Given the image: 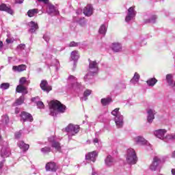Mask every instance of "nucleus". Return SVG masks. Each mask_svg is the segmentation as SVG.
I'll return each instance as SVG.
<instances>
[{"instance_id": "1", "label": "nucleus", "mask_w": 175, "mask_h": 175, "mask_svg": "<svg viewBox=\"0 0 175 175\" xmlns=\"http://www.w3.org/2000/svg\"><path fill=\"white\" fill-rule=\"evenodd\" d=\"M50 116L57 117L58 113H65L66 107L58 100H52L49 103Z\"/></svg>"}, {"instance_id": "2", "label": "nucleus", "mask_w": 175, "mask_h": 175, "mask_svg": "<svg viewBox=\"0 0 175 175\" xmlns=\"http://www.w3.org/2000/svg\"><path fill=\"white\" fill-rule=\"evenodd\" d=\"M88 62V72L84 77L85 81H88L90 79H92V77H94V76H95V75H96L99 70V68L98 67V62H96V61H92L89 59Z\"/></svg>"}, {"instance_id": "3", "label": "nucleus", "mask_w": 175, "mask_h": 175, "mask_svg": "<svg viewBox=\"0 0 175 175\" xmlns=\"http://www.w3.org/2000/svg\"><path fill=\"white\" fill-rule=\"evenodd\" d=\"M68 88L69 90H72L73 91H76V92L83 91V86L81 85V83L77 82V78L75 76H69L68 78Z\"/></svg>"}, {"instance_id": "4", "label": "nucleus", "mask_w": 175, "mask_h": 175, "mask_svg": "<svg viewBox=\"0 0 175 175\" xmlns=\"http://www.w3.org/2000/svg\"><path fill=\"white\" fill-rule=\"evenodd\" d=\"M111 114L115 116V123L117 128H122L124 126V116L120 113V108L113 109Z\"/></svg>"}, {"instance_id": "5", "label": "nucleus", "mask_w": 175, "mask_h": 175, "mask_svg": "<svg viewBox=\"0 0 175 175\" xmlns=\"http://www.w3.org/2000/svg\"><path fill=\"white\" fill-rule=\"evenodd\" d=\"M68 135V139L70 140L72 136H76L80 132V126L77 124H69L65 129Z\"/></svg>"}, {"instance_id": "6", "label": "nucleus", "mask_w": 175, "mask_h": 175, "mask_svg": "<svg viewBox=\"0 0 175 175\" xmlns=\"http://www.w3.org/2000/svg\"><path fill=\"white\" fill-rule=\"evenodd\" d=\"M126 162L129 165H135L137 162V157L136 156V152L132 148H129L126 151V154L125 155Z\"/></svg>"}, {"instance_id": "7", "label": "nucleus", "mask_w": 175, "mask_h": 175, "mask_svg": "<svg viewBox=\"0 0 175 175\" xmlns=\"http://www.w3.org/2000/svg\"><path fill=\"white\" fill-rule=\"evenodd\" d=\"M48 140L49 143H51V147L53 148H55L56 151L61 152L62 146H61V144L58 141H57V137L51 136L48 139Z\"/></svg>"}, {"instance_id": "8", "label": "nucleus", "mask_w": 175, "mask_h": 175, "mask_svg": "<svg viewBox=\"0 0 175 175\" xmlns=\"http://www.w3.org/2000/svg\"><path fill=\"white\" fill-rule=\"evenodd\" d=\"M135 17H136L135 7H130L128 9L127 14L125 18L126 23H131L132 20H134Z\"/></svg>"}, {"instance_id": "9", "label": "nucleus", "mask_w": 175, "mask_h": 175, "mask_svg": "<svg viewBox=\"0 0 175 175\" xmlns=\"http://www.w3.org/2000/svg\"><path fill=\"white\" fill-rule=\"evenodd\" d=\"M46 12L51 16H58L59 14V11L53 4H48Z\"/></svg>"}, {"instance_id": "10", "label": "nucleus", "mask_w": 175, "mask_h": 175, "mask_svg": "<svg viewBox=\"0 0 175 175\" xmlns=\"http://www.w3.org/2000/svg\"><path fill=\"white\" fill-rule=\"evenodd\" d=\"M21 121H23V122H26V121H28L29 122H32V121H33V117H32V115L28 112H21Z\"/></svg>"}, {"instance_id": "11", "label": "nucleus", "mask_w": 175, "mask_h": 175, "mask_svg": "<svg viewBox=\"0 0 175 175\" xmlns=\"http://www.w3.org/2000/svg\"><path fill=\"white\" fill-rule=\"evenodd\" d=\"M134 142L140 146H148L149 147H151V144L148 143V141L146 140V139L142 136L135 137Z\"/></svg>"}, {"instance_id": "12", "label": "nucleus", "mask_w": 175, "mask_h": 175, "mask_svg": "<svg viewBox=\"0 0 175 175\" xmlns=\"http://www.w3.org/2000/svg\"><path fill=\"white\" fill-rule=\"evenodd\" d=\"M0 146L2 147L1 150V157L2 158H8V157L10 155V150L8 148L9 144H7V146H5V144H3V145Z\"/></svg>"}, {"instance_id": "13", "label": "nucleus", "mask_w": 175, "mask_h": 175, "mask_svg": "<svg viewBox=\"0 0 175 175\" xmlns=\"http://www.w3.org/2000/svg\"><path fill=\"white\" fill-rule=\"evenodd\" d=\"M159 163H161V159L157 156L154 157L153 159V161L150 166V170H152V172H155V170L158 169Z\"/></svg>"}, {"instance_id": "14", "label": "nucleus", "mask_w": 175, "mask_h": 175, "mask_svg": "<svg viewBox=\"0 0 175 175\" xmlns=\"http://www.w3.org/2000/svg\"><path fill=\"white\" fill-rule=\"evenodd\" d=\"M40 85L42 91H44V92H47V94H49V91H51V90H53V88H51V86L49 85V83L46 80H42Z\"/></svg>"}, {"instance_id": "15", "label": "nucleus", "mask_w": 175, "mask_h": 175, "mask_svg": "<svg viewBox=\"0 0 175 175\" xmlns=\"http://www.w3.org/2000/svg\"><path fill=\"white\" fill-rule=\"evenodd\" d=\"M167 132L165 129H159L154 131V135L158 139H161V140H163L165 142V134Z\"/></svg>"}, {"instance_id": "16", "label": "nucleus", "mask_w": 175, "mask_h": 175, "mask_svg": "<svg viewBox=\"0 0 175 175\" xmlns=\"http://www.w3.org/2000/svg\"><path fill=\"white\" fill-rule=\"evenodd\" d=\"M96 157H98V152L93 151L88 153L85 155L86 161H91L92 162H95L96 161Z\"/></svg>"}, {"instance_id": "17", "label": "nucleus", "mask_w": 175, "mask_h": 175, "mask_svg": "<svg viewBox=\"0 0 175 175\" xmlns=\"http://www.w3.org/2000/svg\"><path fill=\"white\" fill-rule=\"evenodd\" d=\"M157 18V15H149V16H145L144 23L145 24H155Z\"/></svg>"}, {"instance_id": "18", "label": "nucleus", "mask_w": 175, "mask_h": 175, "mask_svg": "<svg viewBox=\"0 0 175 175\" xmlns=\"http://www.w3.org/2000/svg\"><path fill=\"white\" fill-rule=\"evenodd\" d=\"M148 116H147V120L149 124H151L152 121H154V119L155 118V114H157V111H155L154 109H149L147 111Z\"/></svg>"}, {"instance_id": "19", "label": "nucleus", "mask_w": 175, "mask_h": 175, "mask_svg": "<svg viewBox=\"0 0 175 175\" xmlns=\"http://www.w3.org/2000/svg\"><path fill=\"white\" fill-rule=\"evenodd\" d=\"M45 169L46 172H57L58 167H57V164H55V163L49 162L46 164Z\"/></svg>"}, {"instance_id": "20", "label": "nucleus", "mask_w": 175, "mask_h": 175, "mask_svg": "<svg viewBox=\"0 0 175 175\" xmlns=\"http://www.w3.org/2000/svg\"><path fill=\"white\" fill-rule=\"evenodd\" d=\"M94 13V8H92V5L91 4H88L86 7L83 9V14L85 16H87L88 17H90L92 16Z\"/></svg>"}, {"instance_id": "21", "label": "nucleus", "mask_w": 175, "mask_h": 175, "mask_svg": "<svg viewBox=\"0 0 175 175\" xmlns=\"http://www.w3.org/2000/svg\"><path fill=\"white\" fill-rule=\"evenodd\" d=\"M29 32L31 33H35L38 29H39V26L38 25V23L31 21L29 23Z\"/></svg>"}, {"instance_id": "22", "label": "nucleus", "mask_w": 175, "mask_h": 175, "mask_svg": "<svg viewBox=\"0 0 175 175\" xmlns=\"http://www.w3.org/2000/svg\"><path fill=\"white\" fill-rule=\"evenodd\" d=\"M111 49L115 53L122 51V45L120 42H114L111 45Z\"/></svg>"}, {"instance_id": "23", "label": "nucleus", "mask_w": 175, "mask_h": 175, "mask_svg": "<svg viewBox=\"0 0 175 175\" xmlns=\"http://www.w3.org/2000/svg\"><path fill=\"white\" fill-rule=\"evenodd\" d=\"M0 11L6 12V13H8L9 14H13L14 13L13 10L10 7H8L5 3H1L0 5Z\"/></svg>"}, {"instance_id": "24", "label": "nucleus", "mask_w": 175, "mask_h": 175, "mask_svg": "<svg viewBox=\"0 0 175 175\" xmlns=\"http://www.w3.org/2000/svg\"><path fill=\"white\" fill-rule=\"evenodd\" d=\"M16 91L19 94H23V95H27V94H28V90H27V87L23 85H18L16 87Z\"/></svg>"}, {"instance_id": "25", "label": "nucleus", "mask_w": 175, "mask_h": 175, "mask_svg": "<svg viewBox=\"0 0 175 175\" xmlns=\"http://www.w3.org/2000/svg\"><path fill=\"white\" fill-rule=\"evenodd\" d=\"M105 163L108 167L113 166L114 165V158L111 155H108L105 159Z\"/></svg>"}, {"instance_id": "26", "label": "nucleus", "mask_w": 175, "mask_h": 175, "mask_svg": "<svg viewBox=\"0 0 175 175\" xmlns=\"http://www.w3.org/2000/svg\"><path fill=\"white\" fill-rule=\"evenodd\" d=\"M71 59L72 61L75 62L74 63V68H76V61L80 58V55L79 54V51H73L71 52L70 55Z\"/></svg>"}, {"instance_id": "27", "label": "nucleus", "mask_w": 175, "mask_h": 175, "mask_svg": "<svg viewBox=\"0 0 175 175\" xmlns=\"http://www.w3.org/2000/svg\"><path fill=\"white\" fill-rule=\"evenodd\" d=\"M10 122L9 116L8 115H3L0 120V125L1 126H6Z\"/></svg>"}, {"instance_id": "28", "label": "nucleus", "mask_w": 175, "mask_h": 175, "mask_svg": "<svg viewBox=\"0 0 175 175\" xmlns=\"http://www.w3.org/2000/svg\"><path fill=\"white\" fill-rule=\"evenodd\" d=\"M27 70V66L25 64H21L19 66H14L12 67V70L14 72H24V70Z\"/></svg>"}, {"instance_id": "29", "label": "nucleus", "mask_w": 175, "mask_h": 175, "mask_svg": "<svg viewBox=\"0 0 175 175\" xmlns=\"http://www.w3.org/2000/svg\"><path fill=\"white\" fill-rule=\"evenodd\" d=\"M17 144L19 148L23 150V151H27V150L29 148V145L24 143L23 141H19Z\"/></svg>"}, {"instance_id": "30", "label": "nucleus", "mask_w": 175, "mask_h": 175, "mask_svg": "<svg viewBox=\"0 0 175 175\" xmlns=\"http://www.w3.org/2000/svg\"><path fill=\"white\" fill-rule=\"evenodd\" d=\"M139 80H140V75L137 72H135L133 79H131L130 83L135 85V84H137V83H139Z\"/></svg>"}, {"instance_id": "31", "label": "nucleus", "mask_w": 175, "mask_h": 175, "mask_svg": "<svg viewBox=\"0 0 175 175\" xmlns=\"http://www.w3.org/2000/svg\"><path fill=\"white\" fill-rule=\"evenodd\" d=\"M42 55L45 59H51L53 58V55H51V52L49 50L44 51Z\"/></svg>"}, {"instance_id": "32", "label": "nucleus", "mask_w": 175, "mask_h": 175, "mask_svg": "<svg viewBox=\"0 0 175 175\" xmlns=\"http://www.w3.org/2000/svg\"><path fill=\"white\" fill-rule=\"evenodd\" d=\"M112 102L113 100L110 97L101 99V103L103 106H107V105H110V103H111Z\"/></svg>"}, {"instance_id": "33", "label": "nucleus", "mask_w": 175, "mask_h": 175, "mask_svg": "<svg viewBox=\"0 0 175 175\" xmlns=\"http://www.w3.org/2000/svg\"><path fill=\"white\" fill-rule=\"evenodd\" d=\"M39 13V10L38 9H31L28 10L27 12V16L28 17H33L36 16Z\"/></svg>"}, {"instance_id": "34", "label": "nucleus", "mask_w": 175, "mask_h": 175, "mask_svg": "<svg viewBox=\"0 0 175 175\" xmlns=\"http://www.w3.org/2000/svg\"><path fill=\"white\" fill-rule=\"evenodd\" d=\"M172 140H175V133L168 134L164 138V142L165 143H169V142H172Z\"/></svg>"}, {"instance_id": "35", "label": "nucleus", "mask_w": 175, "mask_h": 175, "mask_svg": "<svg viewBox=\"0 0 175 175\" xmlns=\"http://www.w3.org/2000/svg\"><path fill=\"white\" fill-rule=\"evenodd\" d=\"M146 83L149 87H154V85L158 83V80L155 78H150L146 81Z\"/></svg>"}, {"instance_id": "36", "label": "nucleus", "mask_w": 175, "mask_h": 175, "mask_svg": "<svg viewBox=\"0 0 175 175\" xmlns=\"http://www.w3.org/2000/svg\"><path fill=\"white\" fill-rule=\"evenodd\" d=\"M98 32L100 35H103V36H105L106 35V32H107L106 25H102L99 28Z\"/></svg>"}, {"instance_id": "37", "label": "nucleus", "mask_w": 175, "mask_h": 175, "mask_svg": "<svg viewBox=\"0 0 175 175\" xmlns=\"http://www.w3.org/2000/svg\"><path fill=\"white\" fill-rule=\"evenodd\" d=\"M31 81L27 80L26 77H21L19 80V84L21 85H29Z\"/></svg>"}, {"instance_id": "38", "label": "nucleus", "mask_w": 175, "mask_h": 175, "mask_svg": "<svg viewBox=\"0 0 175 175\" xmlns=\"http://www.w3.org/2000/svg\"><path fill=\"white\" fill-rule=\"evenodd\" d=\"M166 81L168 85H170V87L173 85V76L171 74H168L166 75Z\"/></svg>"}, {"instance_id": "39", "label": "nucleus", "mask_w": 175, "mask_h": 175, "mask_svg": "<svg viewBox=\"0 0 175 175\" xmlns=\"http://www.w3.org/2000/svg\"><path fill=\"white\" fill-rule=\"evenodd\" d=\"M50 66H53V68L55 70H58V66H59V62L57 59H54L52 61V63L51 64Z\"/></svg>"}, {"instance_id": "40", "label": "nucleus", "mask_w": 175, "mask_h": 175, "mask_svg": "<svg viewBox=\"0 0 175 175\" xmlns=\"http://www.w3.org/2000/svg\"><path fill=\"white\" fill-rule=\"evenodd\" d=\"M91 90H86L83 93V96L81 98V100H87L88 99L87 97L91 95Z\"/></svg>"}, {"instance_id": "41", "label": "nucleus", "mask_w": 175, "mask_h": 175, "mask_svg": "<svg viewBox=\"0 0 175 175\" xmlns=\"http://www.w3.org/2000/svg\"><path fill=\"white\" fill-rule=\"evenodd\" d=\"M41 152H42V154H49V152H51V148L45 146L41 148Z\"/></svg>"}, {"instance_id": "42", "label": "nucleus", "mask_w": 175, "mask_h": 175, "mask_svg": "<svg viewBox=\"0 0 175 175\" xmlns=\"http://www.w3.org/2000/svg\"><path fill=\"white\" fill-rule=\"evenodd\" d=\"M9 87H10V83H3L0 85V88L1 90H8Z\"/></svg>"}, {"instance_id": "43", "label": "nucleus", "mask_w": 175, "mask_h": 175, "mask_svg": "<svg viewBox=\"0 0 175 175\" xmlns=\"http://www.w3.org/2000/svg\"><path fill=\"white\" fill-rule=\"evenodd\" d=\"M78 23L79 24V25H81V27H85L87 24V21H85V18H82L78 21Z\"/></svg>"}, {"instance_id": "44", "label": "nucleus", "mask_w": 175, "mask_h": 175, "mask_svg": "<svg viewBox=\"0 0 175 175\" xmlns=\"http://www.w3.org/2000/svg\"><path fill=\"white\" fill-rule=\"evenodd\" d=\"M80 46V42H76L75 41H72L68 44V47H79Z\"/></svg>"}, {"instance_id": "45", "label": "nucleus", "mask_w": 175, "mask_h": 175, "mask_svg": "<svg viewBox=\"0 0 175 175\" xmlns=\"http://www.w3.org/2000/svg\"><path fill=\"white\" fill-rule=\"evenodd\" d=\"M24 96H21L19 98L16 100V105H23V103H24Z\"/></svg>"}, {"instance_id": "46", "label": "nucleus", "mask_w": 175, "mask_h": 175, "mask_svg": "<svg viewBox=\"0 0 175 175\" xmlns=\"http://www.w3.org/2000/svg\"><path fill=\"white\" fill-rule=\"evenodd\" d=\"M23 50H25V44H21L17 46L18 51H23Z\"/></svg>"}, {"instance_id": "47", "label": "nucleus", "mask_w": 175, "mask_h": 175, "mask_svg": "<svg viewBox=\"0 0 175 175\" xmlns=\"http://www.w3.org/2000/svg\"><path fill=\"white\" fill-rule=\"evenodd\" d=\"M21 135H23V131L21 130V131L15 133V138L20 139L21 137Z\"/></svg>"}, {"instance_id": "48", "label": "nucleus", "mask_w": 175, "mask_h": 175, "mask_svg": "<svg viewBox=\"0 0 175 175\" xmlns=\"http://www.w3.org/2000/svg\"><path fill=\"white\" fill-rule=\"evenodd\" d=\"M37 106L38 109H44V104H43V102L42 101H38L37 103Z\"/></svg>"}, {"instance_id": "49", "label": "nucleus", "mask_w": 175, "mask_h": 175, "mask_svg": "<svg viewBox=\"0 0 175 175\" xmlns=\"http://www.w3.org/2000/svg\"><path fill=\"white\" fill-rule=\"evenodd\" d=\"M8 146V142L6 141H3V139H2V136H1L0 135V146Z\"/></svg>"}, {"instance_id": "50", "label": "nucleus", "mask_w": 175, "mask_h": 175, "mask_svg": "<svg viewBox=\"0 0 175 175\" xmlns=\"http://www.w3.org/2000/svg\"><path fill=\"white\" fill-rule=\"evenodd\" d=\"M43 39L48 43L49 40H50V36H49L47 34H44L43 36Z\"/></svg>"}, {"instance_id": "51", "label": "nucleus", "mask_w": 175, "mask_h": 175, "mask_svg": "<svg viewBox=\"0 0 175 175\" xmlns=\"http://www.w3.org/2000/svg\"><path fill=\"white\" fill-rule=\"evenodd\" d=\"M5 42H6V43H8V44H10V43H13L14 40L13 39L7 38L5 40Z\"/></svg>"}, {"instance_id": "52", "label": "nucleus", "mask_w": 175, "mask_h": 175, "mask_svg": "<svg viewBox=\"0 0 175 175\" xmlns=\"http://www.w3.org/2000/svg\"><path fill=\"white\" fill-rule=\"evenodd\" d=\"M5 164V159L2 160L0 162V169H2V167H3V165Z\"/></svg>"}, {"instance_id": "53", "label": "nucleus", "mask_w": 175, "mask_h": 175, "mask_svg": "<svg viewBox=\"0 0 175 175\" xmlns=\"http://www.w3.org/2000/svg\"><path fill=\"white\" fill-rule=\"evenodd\" d=\"M38 2H42V3H44L45 5L49 3V0H38Z\"/></svg>"}, {"instance_id": "54", "label": "nucleus", "mask_w": 175, "mask_h": 175, "mask_svg": "<svg viewBox=\"0 0 175 175\" xmlns=\"http://www.w3.org/2000/svg\"><path fill=\"white\" fill-rule=\"evenodd\" d=\"M24 2V0H16V3H23Z\"/></svg>"}, {"instance_id": "55", "label": "nucleus", "mask_w": 175, "mask_h": 175, "mask_svg": "<svg viewBox=\"0 0 175 175\" xmlns=\"http://www.w3.org/2000/svg\"><path fill=\"white\" fill-rule=\"evenodd\" d=\"M18 113H20V109L18 108H16L15 109V113L18 114Z\"/></svg>"}, {"instance_id": "56", "label": "nucleus", "mask_w": 175, "mask_h": 175, "mask_svg": "<svg viewBox=\"0 0 175 175\" xmlns=\"http://www.w3.org/2000/svg\"><path fill=\"white\" fill-rule=\"evenodd\" d=\"M94 143H99V139H98V138H95L94 140H93Z\"/></svg>"}, {"instance_id": "57", "label": "nucleus", "mask_w": 175, "mask_h": 175, "mask_svg": "<svg viewBox=\"0 0 175 175\" xmlns=\"http://www.w3.org/2000/svg\"><path fill=\"white\" fill-rule=\"evenodd\" d=\"M3 47V42L2 41H0V49H2Z\"/></svg>"}, {"instance_id": "58", "label": "nucleus", "mask_w": 175, "mask_h": 175, "mask_svg": "<svg viewBox=\"0 0 175 175\" xmlns=\"http://www.w3.org/2000/svg\"><path fill=\"white\" fill-rule=\"evenodd\" d=\"M171 173H172V175H175V169H172L171 170Z\"/></svg>"}, {"instance_id": "59", "label": "nucleus", "mask_w": 175, "mask_h": 175, "mask_svg": "<svg viewBox=\"0 0 175 175\" xmlns=\"http://www.w3.org/2000/svg\"><path fill=\"white\" fill-rule=\"evenodd\" d=\"M92 175H98V172L93 170L92 172Z\"/></svg>"}, {"instance_id": "60", "label": "nucleus", "mask_w": 175, "mask_h": 175, "mask_svg": "<svg viewBox=\"0 0 175 175\" xmlns=\"http://www.w3.org/2000/svg\"><path fill=\"white\" fill-rule=\"evenodd\" d=\"M172 158H175V150L172 152Z\"/></svg>"}, {"instance_id": "61", "label": "nucleus", "mask_w": 175, "mask_h": 175, "mask_svg": "<svg viewBox=\"0 0 175 175\" xmlns=\"http://www.w3.org/2000/svg\"><path fill=\"white\" fill-rule=\"evenodd\" d=\"M35 100H36V98L34 97L31 98V102H35Z\"/></svg>"}, {"instance_id": "62", "label": "nucleus", "mask_w": 175, "mask_h": 175, "mask_svg": "<svg viewBox=\"0 0 175 175\" xmlns=\"http://www.w3.org/2000/svg\"><path fill=\"white\" fill-rule=\"evenodd\" d=\"M12 60V57H8V62H9V63H10V61Z\"/></svg>"}, {"instance_id": "63", "label": "nucleus", "mask_w": 175, "mask_h": 175, "mask_svg": "<svg viewBox=\"0 0 175 175\" xmlns=\"http://www.w3.org/2000/svg\"><path fill=\"white\" fill-rule=\"evenodd\" d=\"M172 87H175V82L173 83V85Z\"/></svg>"}]
</instances>
